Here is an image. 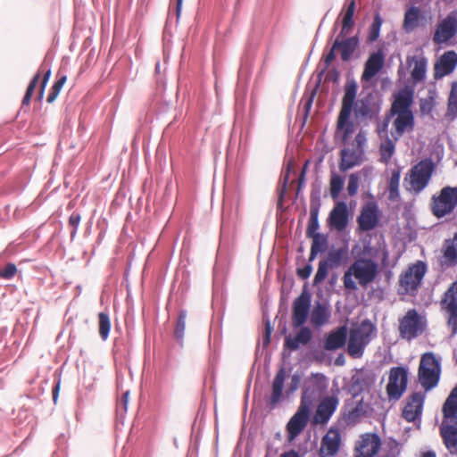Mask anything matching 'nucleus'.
<instances>
[{"mask_svg": "<svg viewBox=\"0 0 457 457\" xmlns=\"http://www.w3.org/2000/svg\"><path fill=\"white\" fill-rule=\"evenodd\" d=\"M413 94L409 89H402L394 96L388 118L393 117L391 137L399 140L405 133L411 132L415 127V119L411 111Z\"/></svg>", "mask_w": 457, "mask_h": 457, "instance_id": "obj_1", "label": "nucleus"}, {"mask_svg": "<svg viewBox=\"0 0 457 457\" xmlns=\"http://www.w3.org/2000/svg\"><path fill=\"white\" fill-rule=\"evenodd\" d=\"M378 274V265L376 262L370 258H356L343 275L344 287L350 291L357 290V285L366 288Z\"/></svg>", "mask_w": 457, "mask_h": 457, "instance_id": "obj_2", "label": "nucleus"}, {"mask_svg": "<svg viewBox=\"0 0 457 457\" xmlns=\"http://www.w3.org/2000/svg\"><path fill=\"white\" fill-rule=\"evenodd\" d=\"M357 89L358 87L354 81L347 82L345 86L341 109L337 123V133L340 135L341 141L344 144L348 141L357 127L353 120H350L354 100L357 96Z\"/></svg>", "mask_w": 457, "mask_h": 457, "instance_id": "obj_3", "label": "nucleus"}, {"mask_svg": "<svg viewBox=\"0 0 457 457\" xmlns=\"http://www.w3.org/2000/svg\"><path fill=\"white\" fill-rule=\"evenodd\" d=\"M435 170L431 159L426 158L413 165L403 179V187L406 191L419 195L429 184Z\"/></svg>", "mask_w": 457, "mask_h": 457, "instance_id": "obj_4", "label": "nucleus"}, {"mask_svg": "<svg viewBox=\"0 0 457 457\" xmlns=\"http://www.w3.org/2000/svg\"><path fill=\"white\" fill-rule=\"evenodd\" d=\"M427 271V264L422 261H417L415 263L410 264L399 275L397 282L398 295L416 296Z\"/></svg>", "mask_w": 457, "mask_h": 457, "instance_id": "obj_5", "label": "nucleus"}, {"mask_svg": "<svg viewBox=\"0 0 457 457\" xmlns=\"http://www.w3.org/2000/svg\"><path fill=\"white\" fill-rule=\"evenodd\" d=\"M366 141V132L360 129L353 141L340 151L339 170L341 172H345L363 162Z\"/></svg>", "mask_w": 457, "mask_h": 457, "instance_id": "obj_6", "label": "nucleus"}, {"mask_svg": "<svg viewBox=\"0 0 457 457\" xmlns=\"http://www.w3.org/2000/svg\"><path fill=\"white\" fill-rule=\"evenodd\" d=\"M375 330L374 324L368 319L362 320L357 328H353L347 344L348 354L353 358H361Z\"/></svg>", "mask_w": 457, "mask_h": 457, "instance_id": "obj_7", "label": "nucleus"}, {"mask_svg": "<svg viewBox=\"0 0 457 457\" xmlns=\"http://www.w3.org/2000/svg\"><path fill=\"white\" fill-rule=\"evenodd\" d=\"M441 373L440 362L433 353L422 354L418 369V378L421 386L426 390H431L439 382Z\"/></svg>", "mask_w": 457, "mask_h": 457, "instance_id": "obj_8", "label": "nucleus"}, {"mask_svg": "<svg viewBox=\"0 0 457 457\" xmlns=\"http://www.w3.org/2000/svg\"><path fill=\"white\" fill-rule=\"evenodd\" d=\"M457 206V187H445L432 197L431 211L436 218L451 213Z\"/></svg>", "mask_w": 457, "mask_h": 457, "instance_id": "obj_9", "label": "nucleus"}, {"mask_svg": "<svg viewBox=\"0 0 457 457\" xmlns=\"http://www.w3.org/2000/svg\"><path fill=\"white\" fill-rule=\"evenodd\" d=\"M408 386V370L403 366L392 367L388 374L386 386L389 400H399L405 393Z\"/></svg>", "mask_w": 457, "mask_h": 457, "instance_id": "obj_10", "label": "nucleus"}, {"mask_svg": "<svg viewBox=\"0 0 457 457\" xmlns=\"http://www.w3.org/2000/svg\"><path fill=\"white\" fill-rule=\"evenodd\" d=\"M358 45L359 39L357 37H350L347 38H344V37H339L338 35L336 40L334 41L330 51L326 54L324 58L326 68H328L335 60V52L337 50L340 52L342 61L348 62L351 59L354 51L356 50Z\"/></svg>", "mask_w": 457, "mask_h": 457, "instance_id": "obj_11", "label": "nucleus"}, {"mask_svg": "<svg viewBox=\"0 0 457 457\" xmlns=\"http://www.w3.org/2000/svg\"><path fill=\"white\" fill-rule=\"evenodd\" d=\"M382 441L376 433H364L353 447V457H375L380 451Z\"/></svg>", "mask_w": 457, "mask_h": 457, "instance_id": "obj_12", "label": "nucleus"}, {"mask_svg": "<svg viewBox=\"0 0 457 457\" xmlns=\"http://www.w3.org/2000/svg\"><path fill=\"white\" fill-rule=\"evenodd\" d=\"M424 330V325L416 310H409L399 320V333L402 338L411 340Z\"/></svg>", "mask_w": 457, "mask_h": 457, "instance_id": "obj_13", "label": "nucleus"}, {"mask_svg": "<svg viewBox=\"0 0 457 457\" xmlns=\"http://www.w3.org/2000/svg\"><path fill=\"white\" fill-rule=\"evenodd\" d=\"M310 417V403L305 400L304 395L302 397L300 406L296 412L291 417L287 425V431L289 440H294L299 436L308 424Z\"/></svg>", "mask_w": 457, "mask_h": 457, "instance_id": "obj_14", "label": "nucleus"}, {"mask_svg": "<svg viewBox=\"0 0 457 457\" xmlns=\"http://www.w3.org/2000/svg\"><path fill=\"white\" fill-rule=\"evenodd\" d=\"M353 110L356 118L372 120L380 111V104L372 92L354 100Z\"/></svg>", "mask_w": 457, "mask_h": 457, "instance_id": "obj_15", "label": "nucleus"}, {"mask_svg": "<svg viewBox=\"0 0 457 457\" xmlns=\"http://www.w3.org/2000/svg\"><path fill=\"white\" fill-rule=\"evenodd\" d=\"M441 306L448 314L447 324L453 334L457 333V281L451 284L441 300Z\"/></svg>", "mask_w": 457, "mask_h": 457, "instance_id": "obj_16", "label": "nucleus"}, {"mask_svg": "<svg viewBox=\"0 0 457 457\" xmlns=\"http://www.w3.org/2000/svg\"><path fill=\"white\" fill-rule=\"evenodd\" d=\"M312 297L311 295L303 290L296 297L292 304V326L295 328L302 327L308 320Z\"/></svg>", "mask_w": 457, "mask_h": 457, "instance_id": "obj_17", "label": "nucleus"}, {"mask_svg": "<svg viewBox=\"0 0 457 457\" xmlns=\"http://www.w3.org/2000/svg\"><path fill=\"white\" fill-rule=\"evenodd\" d=\"M380 211L375 201L366 203L357 217L358 228L361 231L374 229L379 223Z\"/></svg>", "mask_w": 457, "mask_h": 457, "instance_id": "obj_18", "label": "nucleus"}, {"mask_svg": "<svg viewBox=\"0 0 457 457\" xmlns=\"http://www.w3.org/2000/svg\"><path fill=\"white\" fill-rule=\"evenodd\" d=\"M457 33V16L455 13L448 14L438 22L433 35V42L441 45L448 42Z\"/></svg>", "mask_w": 457, "mask_h": 457, "instance_id": "obj_19", "label": "nucleus"}, {"mask_svg": "<svg viewBox=\"0 0 457 457\" xmlns=\"http://www.w3.org/2000/svg\"><path fill=\"white\" fill-rule=\"evenodd\" d=\"M41 73H43V78L41 79L40 85H39V89H38V93H37V100L41 101L43 99L46 87L48 80L50 79V76H51V69L46 68L44 64L41 65L39 71L35 74L33 79L30 80L29 86L27 87L25 96L22 99V104L28 105L29 104L31 96L33 95V92L39 81Z\"/></svg>", "mask_w": 457, "mask_h": 457, "instance_id": "obj_20", "label": "nucleus"}, {"mask_svg": "<svg viewBox=\"0 0 457 457\" xmlns=\"http://www.w3.org/2000/svg\"><path fill=\"white\" fill-rule=\"evenodd\" d=\"M338 405V399L336 396H326L318 404L312 418L314 425H325L328 422Z\"/></svg>", "mask_w": 457, "mask_h": 457, "instance_id": "obj_21", "label": "nucleus"}, {"mask_svg": "<svg viewBox=\"0 0 457 457\" xmlns=\"http://www.w3.org/2000/svg\"><path fill=\"white\" fill-rule=\"evenodd\" d=\"M425 395L420 392L411 394L403 411V417L409 422L415 421L422 412Z\"/></svg>", "mask_w": 457, "mask_h": 457, "instance_id": "obj_22", "label": "nucleus"}, {"mask_svg": "<svg viewBox=\"0 0 457 457\" xmlns=\"http://www.w3.org/2000/svg\"><path fill=\"white\" fill-rule=\"evenodd\" d=\"M457 66V54L454 51L445 52L434 67V76L436 79H441L451 74Z\"/></svg>", "mask_w": 457, "mask_h": 457, "instance_id": "obj_23", "label": "nucleus"}, {"mask_svg": "<svg viewBox=\"0 0 457 457\" xmlns=\"http://www.w3.org/2000/svg\"><path fill=\"white\" fill-rule=\"evenodd\" d=\"M439 432L447 451L457 456V426L443 419Z\"/></svg>", "mask_w": 457, "mask_h": 457, "instance_id": "obj_24", "label": "nucleus"}, {"mask_svg": "<svg viewBox=\"0 0 457 457\" xmlns=\"http://www.w3.org/2000/svg\"><path fill=\"white\" fill-rule=\"evenodd\" d=\"M341 436L337 428H330L321 440L320 454L325 457L334 456L339 451Z\"/></svg>", "mask_w": 457, "mask_h": 457, "instance_id": "obj_25", "label": "nucleus"}, {"mask_svg": "<svg viewBox=\"0 0 457 457\" xmlns=\"http://www.w3.org/2000/svg\"><path fill=\"white\" fill-rule=\"evenodd\" d=\"M298 332L292 336L291 334L285 337L284 347L290 351H296L300 345H308L312 338V331L309 327H299Z\"/></svg>", "mask_w": 457, "mask_h": 457, "instance_id": "obj_26", "label": "nucleus"}, {"mask_svg": "<svg viewBox=\"0 0 457 457\" xmlns=\"http://www.w3.org/2000/svg\"><path fill=\"white\" fill-rule=\"evenodd\" d=\"M384 66V54L378 50L370 54L368 60L365 62L364 70L361 74L362 81H370L372 78H374L383 68Z\"/></svg>", "mask_w": 457, "mask_h": 457, "instance_id": "obj_27", "label": "nucleus"}, {"mask_svg": "<svg viewBox=\"0 0 457 457\" xmlns=\"http://www.w3.org/2000/svg\"><path fill=\"white\" fill-rule=\"evenodd\" d=\"M443 264L446 267L457 265V231L453 237L445 239L442 245Z\"/></svg>", "mask_w": 457, "mask_h": 457, "instance_id": "obj_28", "label": "nucleus"}, {"mask_svg": "<svg viewBox=\"0 0 457 457\" xmlns=\"http://www.w3.org/2000/svg\"><path fill=\"white\" fill-rule=\"evenodd\" d=\"M330 225L337 230L345 228L348 223L347 206L345 202H338L329 214Z\"/></svg>", "mask_w": 457, "mask_h": 457, "instance_id": "obj_29", "label": "nucleus"}, {"mask_svg": "<svg viewBox=\"0 0 457 457\" xmlns=\"http://www.w3.org/2000/svg\"><path fill=\"white\" fill-rule=\"evenodd\" d=\"M347 338V328L341 326L328 333L325 339L324 348L327 351H335L345 345Z\"/></svg>", "mask_w": 457, "mask_h": 457, "instance_id": "obj_30", "label": "nucleus"}, {"mask_svg": "<svg viewBox=\"0 0 457 457\" xmlns=\"http://www.w3.org/2000/svg\"><path fill=\"white\" fill-rule=\"evenodd\" d=\"M331 317L329 306L326 303H316L311 312V323L315 328H320L328 323Z\"/></svg>", "mask_w": 457, "mask_h": 457, "instance_id": "obj_31", "label": "nucleus"}, {"mask_svg": "<svg viewBox=\"0 0 457 457\" xmlns=\"http://www.w3.org/2000/svg\"><path fill=\"white\" fill-rule=\"evenodd\" d=\"M443 419L457 426V386H455L442 407Z\"/></svg>", "mask_w": 457, "mask_h": 457, "instance_id": "obj_32", "label": "nucleus"}, {"mask_svg": "<svg viewBox=\"0 0 457 457\" xmlns=\"http://www.w3.org/2000/svg\"><path fill=\"white\" fill-rule=\"evenodd\" d=\"M287 377V372L284 368H281L276 374L272 382V393L270 400V404L274 407L281 399L283 394L284 381Z\"/></svg>", "mask_w": 457, "mask_h": 457, "instance_id": "obj_33", "label": "nucleus"}, {"mask_svg": "<svg viewBox=\"0 0 457 457\" xmlns=\"http://www.w3.org/2000/svg\"><path fill=\"white\" fill-rule=\"evenodd\" d=\"M420 18V11L418 7L412 6L410 7L404 14V20L403 24V29L407 33L412 32L419 27Z\"/></svg>", "mask_w": 457, "mask_h": 457, "instance_id": "obj_34", "label": "nucleus"}, {"mask_svg": "<svg viewBox=\"0 0 457 457\" xmlns=\"http://www.w3.org/2000/svg\"><path fill=\"white\" fill-rule=\"evenodd\" d=\"M355 6L356 5L354 0H351L348 3L342 18V28L339 33V37H345L353 29L354 25L353 15L355 12Z\"/></svg>", "mask_w": 457, "mask_h": 457, "instance_id": "obj_35", "label": "nucleus"}, {"mask_svg": "<svg viewBox=\"0 0 457 457\" xmlns=\"http://www.w3.org/2000/svg\"><path fill=\"white\" fill-rule=\"evenodd\" d=\"M414 66L411 72V77L414 83L422 81L425 79L427 71V61L425 58H414Z\"/></svg>", "mask_w": 457, "mask_h": 457, "instance_id": "obj_36", "label": "nucleus"}, {"mask_svg": "<svg viewBox=\"0 0 457 457\" xmlns=\"http://www.w3.org/2000/svg\"><path fill=\"white\" fill-rule=\"evenodd\" d=\"M310 238L312 239L309 257V261L312 262L316 258L317 254L320 252H322L326 249L328 241L327 238L321 234H317L315 236L310 237Z\"/></svg>", "mask_w": 457, "mask_h": 457, "instance_id": "obj_37", "label": "nucleus"}, {"mask_svg": "<svg viewBox=\"0 0 457 457\" xmlns=\"http://www.w3.org/2000/svg\"><path fill=\"white\" fill-rule=\"evenodd\" d=\"M394 138H386L379 146L380 162L387 163L395 151V144Z\"/></svg>", "mask_w": 457, "mask_h": 457, "instance_id": "obj_38", "label": "nucleus"}, {"mask_svg": "<svg viewBox=\"0 0 457 457\" xmlns=\"http://www.w3.org/2000/svg\"><path fill=\"white\" fill-rule=\"evenodd\" d=\"M447 115L457 117V81L451 84V90L447 101Z\"/></svg>", "mask_w": 457, "mask_h": 457, "instance_id": "obj_39", "label": "nucleus"}, {"mask_svg": "<svg viewBox=\"0 0 457 457\" xmlns=\"http://www.w3.org/2000/svg\"><path fill=\"white\" fill-rule=\"evenodd\" d=\"M98 329L101 338L106 340L111 329V320L109 315L105 312L98 314Z\"/></svg>", "mask_w": 457, "mask_h": 457, "instance_id": "obj_40", "label": "nucleus"}, {"mask_svg": "<svg viewBox=\"0 0 457 457\" xmlns=\"http://www.w3.org/2000/svg\"><path fill=\"white\" fill-rule=\"evenodd\" d=\"M400 170H394L389 179V199L395 200L399 196Z\"/></svg>", "mask_w": 457, "mask_h": 457, "instance_id": "obj_41", "label": "nucleus"}, {"mask_svg": "<svg viewBox=\"0 0 457 457\" xmlns=\"http://www.w3.org/2000/svg\"><path fill=\"white\" fill-rule=\"evenodd\" d=\"M319 208L312 207L310 212V219L306 229V236L308 237L317 235V230L319 228Z\"/></svg>", "mask_w": 457, "mask_h": 457, "instance_id": "obj_42", "label": "nucleus"}, {"mask_svg": "<svg viewBox=\"0 0 457 457\" xmlns=\"http://www.w3.org/2000/svg\"><path fill=\"white\" fill-rule=\"evenodd\" d=\"M344 187V179L337 174H332L329 182L330 195L333 199H337L339 196Z\"/></svg>", "mask_w": 457, "mask_h": 457, "instance_id": "obj_43", "label": "nucleus"}, {"mask_svg": "<svg viewBox=\"0 0 457 457\" xmlns=\"http://www.w3.org/2000/svg\"><path fill=\"white\" fill-rule=\"evenodd\" d=\"M67 81V76L62 75L59 79L54 83L52 86L49 95L47 96L46 102L48 104H52L55 101L57 96H59L63 85Z\"/></svg>", "mask_w": 457, "mask_h": 457, "instance_id": "obj_44", "label": "nucleus"}, {"mask_svg": "<svg viewBox=\"0 0 457 457\" xmlns=\"http://www.w3.org/2000/svg\"><path fill=\"white\" fill-rule=\"evenodd\" d=\"M346 254L347 251L345 248L332 250L328 253V259L326 261H328V264L331 267L338 266L345 258Z\"/></svg>", "mask_w": 457, "mask_h": 457, "instance_id": "obj_45", "label": "nucleus"}, {"mask_svg": "<svg viewBox=\"0 0 457 457\" xmlns=\"http://www.w3.org/2000/svg\"><path fill=\"white\" fill-rule=\"evenodd\" d=\"M329 267L331 266L328 264V261L323 260L319 262L318 270L313 278L314 286L319 285L327 278Z\"/></svg>", "mask_w": 457, "mask_h": 457, "instance_id": "obj_46", "label": "nucleus"}, {"mask_svg": "<svg viewBox=\"0 0 457 457\" xmlns=\"http://www.w3.org/2000/svg\"><path fill=\"white\" fill-rule=\"evenodd\" d=\"M382 22H383V21H382L380 15L379 14L375 15L373 22L370 28V32H369V36H368L369 42H374L378 38Z\"/></svg>", "mask_w": 457, "mask_h": 457, "instance_id": "obj_47", "label": "nucleus"}, {"mask_svg": "<svg viewBox=\"0 0 457 457\" xmlns=\"http://www.w3.org/2000/svg\"><path fill=\"white\" fill-rule=\"evenodd\" d=\"M186 319H187V312L185 311H180L179 313L176 328H175V337L177 339L181 340L184 337V332L186 328Z\"/></svg>", "mask_w": 457, "mask_h": 457, "instance_id": "obj_48", "label": "nucleus"}, {"mask_svg": "<svg viewBox=\"0 0 457 457\" xmlns=\"http://www.w3.org/2000/svg\"><path fill=\"white\" fill-rule=\"evenodd\" d=\"M436 105V101L433 96H428L420 100V112L423 114H428L432 112Z\"/></svg>", "mask_w": 457, "mask_h": 457, "instance_id": "obj_49", "label": "nucleus"}, {"mask_svg": "<svg viewBox=\"0 0 457 457\" xmlns=\"http://www.w3.org/2000/svg\"><path fill=\"white\" fill-rule=\"evenodd\" d=\"M17 273V267L14 263L9 262L0 270V278L4 279H11Z\"/></svg>", "mask_w": 457, "mask_h": 457, "instance_id": "obj_50", "label": "nucleus"}, {"mask_svg": "<svg viewBox=\"0 0 457 457\" xmlns=\"http://www.w3.org/2000/svg\"><path fill=\"white\" fill-rule=\"evenodd\" d=\"M359 188V177L357 174L353 173L349 176L347 184V193L350 196H353L357 194Z\"/></svg>", "mask_w": 457, "mask_h": 457, "instance_id": "obj_51", "label": "nucleus"}, {"mask_svg": "<svg viewBox=\"0 0 457 457\" xmlns=\"http://www.w3.org/2000/svg\"><path fill=\"white\" fill-rule=\"evenodd\" d=\"M81 220V216L78 212H73L70 218H69V224L73 228V230L71 231V237H74L77 233V228L79 225Z\"/></svg>", "mask_w": 457, "mask_h": 457, "instance_id": "obj_52", "label": "nucleus"}, {"mask_svg": "<svg viewBox=\"0 0 457 457\" xmlns=\"http://www.w3.org/2000/svg\"><path fill=\"white\" fill-rule=\"evenodd\" d=\"M312 271V265L307 264L303 268H301V269L297 270V275L302 279H306V278H308L311 276Z\"/></svg>", "mask_w": 457, "mask_h": 457, "instance_id": "obj_53", "label": "nucleus"}, {"mask_svg": "<svg viewBox=\"0 0 457 457\" xmlns=\"http://www.w3.org/2000/svg\"><path fill=\"white\" fill-rule=\"evenodd\" d=\"M272 332V328L269 321L266 322L265 325V335L263 339L264 345H268L270 343V335Z\"/></svg>", "mask_w": 457, "mask_h": 457, "instance_id": "obj_54", "label": "nucleus"}, {"mask_svg": "<svg viewBox=\"0 0 457 457\" xmlns=\"http://www.w3.org/2000/svg\"><path fill=\"white\" fill-rule=\"evenodd\" d=\"M308 163L309 162L306 161L303 167V170L301 171V174L298 178V187H301V186L303 185V181H304V179H305V173H306V170H307V167H308Z\"/></svg>", "mask_w": 457, "mask_h": 457, "instance_id": "obj_55", "label": "nucleus"}, {"mask_svg": "<svg viewBox=\"0 0 457 457\" xmlns=\"http://www.w3.org/2000/svg\"><path fill=\"white\" fill-rule=\"evenodd\" d=\"M390 445H391L392 457H397L400 454L398 443L394 440L390 443Z\"/></svg>", "mask_w": 457, "mask_h": 457, "instance_id": "obj_56", "label": "nucleus"}, {"mask_svg": "<svg viewBox=\"0 0 457 457\" xmlns=\"http://www.w3.org/2000/svg\"><path fill=\"white\" fill-rule=\"evenodd\" d=\"M280 457H299V454L295 450H290L283 453Z\"/></svg>", "mask_w": 457, "mask_h": 457, "instance_id": "obj_57", "label": "nucleus"}, {"mask_svg": "<svg viewBox=\"0 0 457 457\" xmlns=\"http://www.w3.org/2000/svg\"><path fill=\"white\" fill-rule=\"evenodd\" d=\"M293 165H294V162H290L288 164H287V173L285 175V178H284V183L287 184L289 180V173H290V170L293 169Z\"/></svg>", "mask_w": 457, "mask_h": 457, "instance_id": "obj_58", "label": "nucleus"}, {"mask_svg": "<svg viewBox=\"0 0 457 457\" xmlns=\"http://www.w3.org/2000/svg\"><path fill=\"white\" fill-rule=\"evenodd\" d=\"M182 3H183V0H177L176 14H177L178 18H179L180 13H181Z\"/></svg>", "mask_w": 457, "mask_h": 457, "instance_id": "obj_59", "label": "nucleus"}, {"mask_svg": "<svg viewBox=\"0 0 457 457\" xmlns=\"http://www.w3.org/2000/svg\"><path fill=\"white\" fill-rule=\"evenodd\" d=\"M129 393L127 391L125 392L123 395H122V397H121V401L123 403V405H124V409L126 410L127 409V403H128V397H129Z\"/></svg>", "mask_w": 457, "mask_h": 457, "instance_id": "obj_60", "label": "nucleus"}, {"mask_svg": "<svg viewBox=\"0 0 457 457\" xmlns=\"http://www.w3.org/2000/svg\"><path fill=\"white\" fill-rule=\"evenodd\" d=\"M420 457H436V453L433 451H427L420 454Z\"/></svg>", "mask_w": 457, "mask_h": 457, "instance_id": "obj_61", "label": "nucleus"}, {"mask_svg": "<svg viewBox=\"0 0 457 457\" xmlns=\"http://www.w3.org/2000/svg\"><path fill=\"white\" fill-rule=\"evenodd\" d=\"M59 388H60V386H59V384H57L53 389L54 401H56V399H57Z\"/></svg>", "mask_w": 457, "mask_h": 457, "instance_id": "obj_62", "label": "nucleus"}, {"mask_svg": "<svg viewBox=\"0 0 457 457\" xmlns=\"http://www.w3.org/2000/svg\"><path fill=\"white\" fill-rule=\"evenodd\" d=\"M370 249H371V248H370V246L369 245H364V247H363V251H362V253H363V254L369 253H370Z\"/></svg>", "mask_w": 457, "mask_h": 457, "instance_id": "obj_63", "label": "nucleus"}, {"mask_svg": "<svg viewBox=\"0 0 457 457\" xmlns=\"http://www.w3.org/2000/svg\"><path fill=\"white\" fill-rule=\"evenodd\" d=\"M339 361H341V359H339V358H338V359H337V361H336V362H337V364H338V363H340Z\"/></svg>", "mask_w": 457, "mask_h": 457, "instance_id": "obj_64", "label": "nucleus"}]
</instances>
